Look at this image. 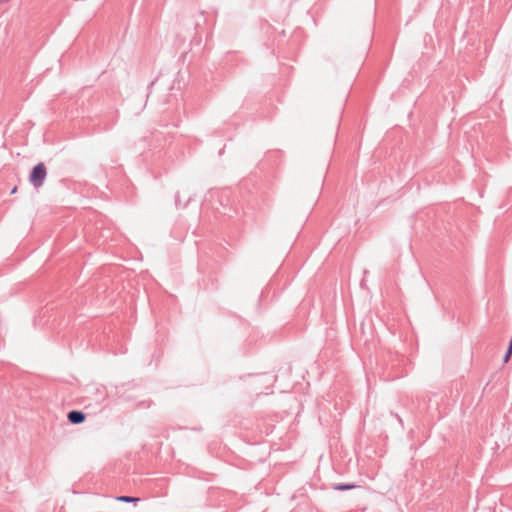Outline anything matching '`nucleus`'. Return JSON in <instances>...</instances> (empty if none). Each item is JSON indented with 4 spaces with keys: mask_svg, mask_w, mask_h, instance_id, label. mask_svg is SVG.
Instances as JSON below:
<instances>
[{
    "mask_svg": "<svg viewBox=\"0 0 512 512\" xmlns=\"http://www.w3.org/2000/svg\"><path fill=\"white\" fill-rule=\"evenodd\" d=\"M46 177V167L43 162L38 163L34 166L33 170V185L34 188L40 187Z\"/></svg>",
    "mask_w": 512,
    "mask_h": 512,
    "instance_id": "1",
    "label": "nucleus"
},
{
    "mask_svg": "<svg viewBox=\"0 0 512 512\" xmlns=\"http://www.w3.org/2000/svg\"><path fill=\"white\" fill-rule=\"evenodd\" d=\"M68 421L72 424H81L85 421V414L81 411L72 410L67 415Z\"/></svg>",
    "mask_w": 512,
    "mask_h": 512,
    "instance_id": "2",
    "label": "nucleus"
},
{
    "mask_svg": "<svg viewBox=\"0 0 512 512\" xmlns=\"http://www.w3.org/2000/svg\"><path fill=\"white\" fill-rule=\"evenodd\" d=\"M356 487L355 484H336L333 486V489L339 490V491H345V490H351Z\"/></svg>",
    "mask_w": 512,
    "mask_h": 512,
    "instance_id": "3",
    "label": "nucleus"
},
{
    "mask_svg": "<svg viewBox=\"0 0 512 512\" xmlns=\"http://www.w3.org/2000/svg\"><path fill=\"white\" fill-rule=\"evenodd\" d=\"M118 501L131 503V502H137L139 501V498L131 497V496H118L116 498Z\"/></svg>",
    "mask_w": 512,
    "mask_h": 512,
    "instance_id": "4",
    "label": "nucleus"
},
{
    "mask_svg": "<svg viewBox=\"0 0 512 512\" xmlns=\"http://www.w3.org/2000/svg\"><path fill=\"white\" fill-rule=\"evenodd\" d=\"M511 354H512V338H511V341H510V344H509V347H508V350L507 352L505 353L504 355V359L503 361L504 362H508L510 357H511Z\"/></svg>",
    "mask_w": 512,
    "mask_h": 512,
    "instance_id": "5",
    "label": "nucleus"
},
{
    "mask_svg": "<svg viewBox=\"0 0 512 512\" xmlns=\"http://www.w3.org/2000/svg\"><path fill=\"white\" fill-rule=\"evenodd\" d=\"M10 0H0V3H8Z\"/></svg>",
    "mask_w": 512,
    "mask_h": 512,
    "instance_id": "6",
    "label": "nucleus"
},
{
    "mask_svg": "<svg viewBox=\"0 0 512 512\" xmlns=\"http://www.w3.org/2000/svg\"><path fill=\"white\" fill-rule=\"evenodd\" d=\"M16 190H17V188H16V187H14V188L12 189L11 193H12V194H14V193L16 192Z\"/></svg>",
    "mask_w": 512,
    "mask_h": 512,
    "instance_id": "7",
    "label": "nucleus"
}]
</instances>
